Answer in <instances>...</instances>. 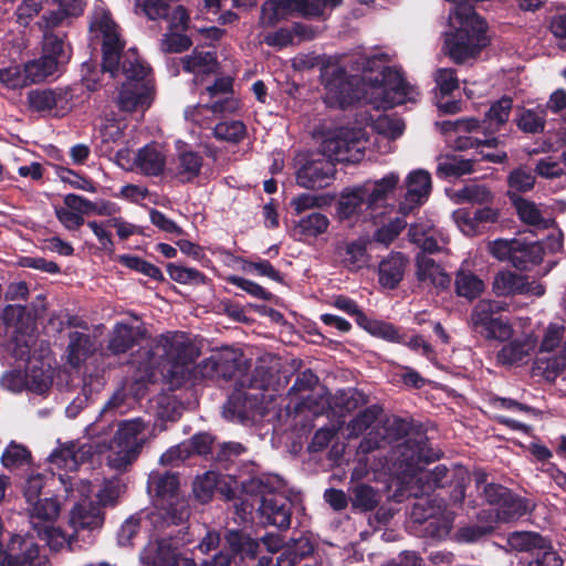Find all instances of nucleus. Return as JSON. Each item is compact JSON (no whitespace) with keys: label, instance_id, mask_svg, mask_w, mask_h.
<instances>
[{"label":"nucleus","instance_id":"1","mask_svg":"<svg viewBox=\"0 0 566 566\" xmlns=\"http://www.w3.org/2000/svg\"><path fill=\"white\" fill-rule=\"evenodd\" d=\"M388 54H359L342 64L328 60L322 67L324 101L344 108L363 97L377 109L416 102L418 90L405 81L399 70L387 65Z\"/></svg>","mask_w":566,"mask_h":566},{"label":"nucleus","instance_id":"2","mask_svg":"<svg viewBox=\"0 0 566 566\" xmlns=\"http://www.w3.org/2000/svg\"><path fill=\"white\" fill-rule=\"evenodd\" d=\"M90 30L95 38L102 39L103 70L113 77L117 76L119 71L125 76L117 97L119 109L144 113L153 101L151 86L147 80L148 67L134 50L120 57L123 42L118 27L103 6L95 7Z\"/></svg>","mask_w":566,"mask_h":566},{"label":"nucleus","instance_id":"3","mask_svg":"<svg viewBox=\"0 0 566 566\" xmlns=\"http://www.w3.org/2000/svg\"><path fill=\"white\" fill-rule=\"evenodd\" d=\"M199 349L181 332H168L155 338L149 348H143L134 359L137 381L151 380L159 373L171 387L180 386L191 374Z\"/></svg>","mask_w":566,"mask_h":566},{"label":"nucleus","instance_id":"4","mask_svg":"<svg viewBox=\"0 0 566 566\" xmlns=\"http://www.w3.org/2000/svg\"><path fill=\"white\" fill-rule=\"evenodd\" d=\"M109 421L97 419L85 429L86 436L91 442L78 444L69 442L60 446L51 453V462L59 468L66 470H76L80 464L88 460L94 452L103 453L107 451L106 463L116 471H125L139 455L135 450L126 448L124 443L116 441L115 438L106 444L99 439L111 432Z\"/></svg>","mask_w":566,"mask_h":566},{"label":"nucleus","instance_id":"5","mask_svg":"<svg viewBox=\"0 0 566 566\" xmlns=\"http://www.w3.org/2000/svg\"><path fill=\"white\" fill-rule=\"evenodd\" d=\"M179 481L176 474L151 472L148 489L155 492V510L149 523L155 527L179 525L189 517L187 501L178 494Z\"/></svg>","mask_w":566,"mask_h":566},{"label":"nucleus","instance_id":"6","mask_svg":"<svg viewBox=\"0 0 566 566\" xmlns=\"http://www.w3.org/2000/svg\"><path fill=\"white\" fill-rule=\"evenodd\" d=\"M397 453L396 472L401 485L418 496L419 492H426L428 489L440 486L447 476L448 469L444 465H437L432 471L427 472L421 468V462L427 459L423 453V447L419 443L408 440L403 446H399Z\"/></svg>","mask_w":566,"mask_h":566},{"label":"nucleus","instance_id":"7","mask_svg":"<svg viewBox=\"0 0 566 566\" xmlns=\"http://www.w3.org/2000/svg\"><path fill=\"white\" fill-rule=\"evenodd\" d=\"M59 480L70 496L78 499L69 513V525L74 535L77 537L82 533L98 532L104 525L105 516L98 505L87 501L93 492L91 483L86 480L74 481L72 476L61 473Z\"/></svg>","mask_w":566,"mask_h":566},{"label":"nucleus","instance_id":"8","mask_svg":"<svg viewBox=\"0 0 566 566\" xmlns=\"http://www.w3.org/2000/svg\"><path fill=\"white\" fill-rule=\"evenodd\" d=\"M206 95L211 99L209 104H198L185 111V117L200 127H208L212 116L234 113L239 109V99L232 95V80L228 76L219 77L212 85L207 86Z\"/></svg>","mask_w":566,"mask_h":566},{"label":"nucleus","instance_id":"9","mask_svg":"<svg viewBox=\"0 0 566 566\" xmlns=\"http://www.w3.org/2000/svg\"><path fill=\"white\" fill-rule=\"evenodd\" d=\"M367 143L363 129L337 127L324 133L321 150L329 161L358 163L364 157Z\"/></svg>","mask_w":566,"mask_h":566},{"label":"nucleus","instance_id":"10","mask_svg":"<svg viewBox=\"0 0 566 566\" xmlns=\"http://www.w3.org/2000/svg\"><path fill=\"white\" fill-rule=\"evenodd\" d=\"M258 486L261 496L259 511L262 518L270 525L279 528H287L291 523L290 501L279 492L282 488L281 480L266 478L264 483L261 480H252L251 488Z\"/></svg>","mask_w":566,"mask_h":566},{"label":"nucleus","instance_id":"11","mask_svg":"<svg viewBox=\"0 0 566 566\" xmlns=\"http://www.w3.org/2000/svg\"><path fill=\"white\" fill-rule=\"evenodd\" d=\"M506 310L502 302L482 300L476 303L471 314L472 328L488 339L507 340L513 335L511 324L495 314Z\"/></svg>","mask_w":566,"mask_h":566},{"label":"nucleus","instance_id":"12","mask_svg":"<svg viewBox=\"0 0 566 566\" xmlns=\"http://www.w3.org/2000/svg\"><path fill=\"white\" fill-rule=\"evenodd\" d=\"M489 252L500 261H510L514 266L527 269L542 261V247L527 243L524 239H497L489 242Z\"/></svg>","mask_w":566,"mask_h":566},{"label":"nucleus","instance_id":"13","mask_svg":"<svg viewBox=\"0 0 566 566\" xmlns=\"http://www.w3.org/2000/svg\"><path fill=\"white\" fill-rule=\"evenodd\" d=\"M180 543L171 537L149 542L140 554L144 566H197L190 557L182 556Z\"/></svg>","mask_w":566,"mask_h":566},{"label":"nucleus","instance_id":"14","mask_svg":"<svg viewBox=\"0 0 566 566\" xmlns=\"http://www.w3.org/2000/svg\"><path fill=\"white\" fill-rule=\"evenodd\" d=\"M226 542L232 556L220 552L211 560L205 562L201 566H240L239 562L254 559L258 554L259 543L241 532H228Z\"/></svg>","mask_w":566,"mask_h":566},{"label":"nucleus","instance_id":"15","mask_svg":"<svg viewBox=\"0 0 566 566\" xmlns=\"http://www.w3.org/2000/svg\"><path fill=\"white\" fill-rule=\"evenodd\" d=\"M336 212L340 220L350 223L366 221L376 217L371 208L368 207V200L360 185L342 191Z\"/></svg>","mask_w":566,"mask_h":566},{"label":"nucleus","instance_id":"16","mask_svg":"<svg viewBox=\"0 0 566 566\" xmlns=\"http://www.w3.org/2000/svg\"><path fill=\"white\" fill-rule=\"evenodd\" d=\"M4 554L6 562L2 566H40L42 564L40 547L31 535H13Z\"/></svg>","mask_w":566,"mask_h":566},{"label":"nucleus","instance_id":"17","mask_svg":"<svg viewBox=\"0 0 566 566\" xmlns=\"http://www.w3.org/2000/svg\"><path fill=\"white\" fill-rule=\"evenodd\" d=\"M263 415L262 400L241 389L235 390L223 407V416L231 421L243 422Z\"/></svg>","mask_w":566,"mask_h":566},{"label":"nucleus","instance_id":"18","mask_svg":"<svg viewBox=\"0 0 566 566\" xmlns=\"http://www.w3.org/2000/svg\"><path fill=\"white\" fill-rule=\"evenodd\" d=\"M28 102L36 112L63 115L71 109V94L67 88L33 90L28 94Z\"/></svg>","mask_w":566,"mask_h":566},{"label":"nucleus","instance_id":"19","mask_svg":"<svg viewBox=\"0 0 566 566\" xmlns=\"http://www.w3.org/2000/svg\"><path fill=\"white\" fill-rule=\"evenodd\" d=\"M334 172V165L329 160H307L297 169L296 182L306 189H321L331 184Z\"/></svg>","mask_w":566,"mask_h":566},{"label":"nucleus","instance_id":"20","mask_svg":"<svg viewBox=\"0 0 566 566\" xmlns=\"http://www.w3.org/2000/svg\"><path fill=\"white\" fill-rule=\"evenodd\" d=\"M406 195L399 206V211L409 213L413 208L422 205L431 192V176L427 170L416 169L406 178Z\"/></svg>","mask_w":566,"mask_h":566},{"label":"nucleus","instance_id":"21","mask_svg":"<svg viewBox=\"0 0 566 566\" xmlns=\"http://www.w3.org/2000/svg\"><path fill=\"white\" fill-rule=\"evenodd\" d=\"M416 276L424 289L443 291L450 286L451 279L444 269L427 254L419 253L416 258Z\"/></svg>","mask_w":566,"mask_h":566},{"label":"nucleus","instance_id":"22","mask_svg":"<svg viewBox=\"0 0 566 566\" xmlns=\"http://www.w3.org/2000/svg\"><path fill=\"white\" fill-rule=\"evenodd\" d=\"M400 176L391 171L380 179L367 180L361 184V190L368 200V207L377 216V210L385 208L389 197L395 192Z\"/></svg>","mask_w":566,"mask_h":566},{"label":"nucleus","instance_id":"23","mask_svg":"<svg viewBox=\"0 0 566 566\" xmlns=\"http://www.w3.org/2000/svg\"><path fill=\"white\" fill-rule=\"evenodd\" d=\"M150 436L153 431L149 432L148 424L143 419L135 418L120 422L114 438L126 448L140 453Z\"/></svg>","mask_w":566,"mask_h":566},{"label":"nucleus","instance_id":"24","mask_svg":"<svg viewBox=\"0 0 566 566\" xmlns=\"http://www.w3.org/2000/svg\"><path fill=\"white\" fill-rule=\"evenodd\" d=\"M166 153L158 144H148L135 155L136 170L145 176H159L166 168Z\"/></svg>","mask_w":566,"mask_h":566},{"label":"nucleus","instance_id":"25","mask_svg":"<svg viewBox=\"0 0 566 566\" xmlns=\"http://www.w3.org/2000/svg\"><path fill=\"white\" fill-rule=\"evenodd\" d=\"M202 167V157L193 150L187 149L179 151L176 159L167 169V174L185 184L190 182L200 174Z\"/></svg>","mask_w":566,"mask_h":566},{"label":"nucleus","instance_id":"26","mask_svg":"<svg viewBox=\"0 0 566 566\" xmlns=\"http://www.w3.org/2000/svg\"><path fill=\"white\" fill-rule=\"evenodd\" d=\"M28 390L35 394H44L52 385L53 370L50 358L41 360L31 357L24 371Z\"/></svg>","mask_w":566,"mask_h":566},{"label":"nucleus","instance_id":"27","mask_svg":"<svg viewBox=\"0 0 566 566\" xmlns=\"http://www.w3.org/2000/svg\"><path fill=\"white\" fill-rule=\"evenodd\" d=\"M185 72L195 76V82H203L206 76L217 73L218 63L214 53L195 50L181 59Z\"/></svg>","mask_w":566,"mask_h":566},{"label":"nucleus","instance_id":"28","mask_svg":"<svg viewBox=\"0 0 566 566\" xmlns=\"http://www.w3.org/2000/svg\"><path fill=\"white\" fill-rule=\"evenodd\" d=\"M28 511L32 527L36 531L55 523L61 513V505L55 499L45 497L29 503Z\"/></svg>","mask_w":566,"mask_h":566},{"label":"nucleus","instance_id":"29","mask_svg":"<svg viewBox=\"0 0 566 566\" xmlns=\"http://www.w3.org/2000/svg\"><path fill=\"white\" fill-rule=\"evenodd\" d=\"M69 339L67 361L73 367L81 366L97 349L96 339L88 334L72 332Z\"/></svg>","mask_w":566,"mask_h":566},{"label":"nucleus","instance_id":"30","mask_svg":"<svg viewBox=\"0 0 566 566\" xmlns=\"http://www.w3.org/2000/svg\"><path fill=\"white\" fill-rule=\"evenodd\" d=\"M125 124L114 117L105 116L98 124L97 136L101 140V153L105 156H112L115 146L122 140Z\"/></svg>","mask_w":566,"mask_h":566},{"label":"nucleus","instance_id":"31","mask_svg":"<svg viewBox=\"0 0 566 566\" xmlns=\"http://www.w3.org/2000/svg\"><path fill=\"white\" fill-rule=\"evenodd\" d=\"M407 260L397 252L391 253L379 263L378 276L379 283L385 289H395L402 280Z\"/></svg>","mask_w":566,"mask_h":566},{"label":"nucleus","instance_id":"32","mask_svg":"<svg viewBox=\"0 0 566 566\" xmlns=\"http://www.w3.org/2000/svg\"><path fill=\"white\" fill-rule=\"evenodd\" d=\"M237 368V355L232 350H223L211 355L202 361L205 377L230 378Z\"/></svg>","mask_w":566,"mask_h":566},{"label":"nucleus","instance_id":"33","mask_svg":"<svg viewBox=\"0 0 566 566\" xmlns=\"http://www.w3.org/2000/svg\"><path fill=\"white\" fill-rule=\"evenodd\" d=\"M469 261L462 262L455 275V292L459 296L474 300L484 291V282L469 269Z\"/></svg>","mask_w":566,"mask_h":566},{"label":"nucleus","instance_id":"34","mask_svg":"<svg viewBox=\"0 0 566 566\" xmlns=\"http://www.w3.org/2000/svg\"><path fill=\"white\" fill-rule=\"evenodd\" d=\"M142 336L139 327H133L126 323H116L108 340V349L114 355L124 354L129 350Z\"/></svg>","mask_w":566,"mask_h":566},{"label":"nucleus","instance_id":"35","mask_svg":"<svg viewBox=\"0 0 566 566\" xmlns=\"http://www.w3.org/2000/svg\"><path fill=\"white\" fill-rule=\"evenodd\" d=\"M65 34H59L53 31L43 33L42 55L56 62L61 66L69 62L71 57V49L65 42Z\"/></svg>","mask_w":566,"mask_h":566},{"label":"nucleus","instance_id":"36","mask_svg":"<svg viewBox=\"0 0 566 566\" xmlns=\"http://www.w3.org/2000/svg\"><path fill=\"white\" fill-rule=\"evenodd\" d=\"M536 346V338L525 335L505 345L497 354V360L504 365H512L522 361Z\"/></svg>","mask_w":566,"mask_h":566},{"label":"nucleus","instance_id":"37","mask_svg":"<svg viewBox=\"0 0 566 566\" xmlns=\"http://www.w3.org/2000/svg\"><path fill=\"white\" fill-rule=\"evenodd\" d=\"M474 161L458 155H443L438 157L437 176L439 178H458L474 171Z\"/></svg>","mask_w":566,"mask_h":566},{"label":"nucleus","instance_id":"38","mask_svg":"<svg viewBox=\"0 0 566 566\" xmlns=\"http://www.w3.org/2000/svg\"><path fill=\"white\" fill-rule=\"evenodd\" d=\"M533 507L534 504L530 500L511 493L501 502L500 507H495V515L500 522H512L530 513Z\"/></svg>","mask_w":566,"mask_h":566},{"label":"nucleus","instance_id":"39","mask_svg":"<svg viewBox=\"0 0 566 566\" xmlns=\"http://www.w3.org/2000/svg\"><path fill=\"white\" fill-rule=\"evenodd\" d=\"M534 171L541 178L566 182V161L564 160V155H549L538 159Z\"/></svg>","mask_w":566,"mask_h":566},{"label":"nucleus","instance_id":"40","mask_svg":"<svg viewBox=\"0 0 566 566\" xmlns=\"http://www.w3.org/2000/svg\"><path fill=\"white\" fill-rule=\"evenodd\" d=\"M358 325L375 337H379L390 343L402 342V336L394 325L378 319H370L365 314L358 315Z\"/></svg>","mask_w":566,"mask_h":566},{"label":"nucleus","instance_id":"41","mask_svg":"<svg viewBox=\"0 0 566 566\" xmlns=\"http://www.w3.org/2000/svg\"><path fill=\"white\" fill-rule=\"evenodd\" d=\"M548 541L534 532H513L507 536V546L516 552H533L545 548Z\"/></svg>","mask_w":566,"mask_h":566},{"label":"nucleus","instance_id":"42","mask_svg":"<svg viewBox=\"0 0 566 566\" xmlns=\"http://www.w3.org/2000/svg\"><path fill=\"white\" fill-rule=\"evenodd\" d=\"M343 0H290L292 11L306 18H317L339 6Z\"/></svg>","mask_w":566,"mask_h":566},{"label":"nucleus","instance_id":"43","mask_svg":"<svg viewBox=\"0 0 566 566\" xmlns=\"http://www.w3.org/2000/svg\"><path fill=\"white\" fill-rule=\"evenodd\" d=\"M38 536L45 542V544L55 552L65 547L71 548L72 542L76 537L73 534H66L61 527L55 526V523L45 525L36 530Z\"/></svg>","mask_w":566,"mask_h":566},{"label":"nucleus","instance_id":"44","mask_svg":"<svg viewBox=\"0 0 566 566\" xmlns=\"http://www.w3.org/2000/svg\"><path fill=\"white\" fill-rule=\"evenodd\" d=\"M512 201L523 222L541 228H547L549 226L551 219L545 218L542 210L534 202L521 197H516Z\"/></svg>","mask_w":566,"mask_h":566},{"label":"nucleus","instance_id":"45","mask_svg":"<svg viewBox=\"0 0 566 566\" xmlns=\"http://www.w3.org/2000/svg\"><path fill=\"white\" fill-rule=\"evenodd\" d=\"M515 122L517 127L525 133H541L545 127L546 109L543 107L523 109L517 115Z\"/></svg>","mask_w":566,"mask_h":566},{"label":"nucleus","instance_id":"46","mask_svg":"<svg viewBox=\"0 0 566 566\" xmlns=\"http://www.w3.org/2000/svg\"><path fill=\"white\" fill-rule=\"evenodd\" d=\"M475 484L479 491L482 489V494L484 495L488 503L495 505L496 507L501 506V502L506 500V496L511 494V492L499 484L495 483H486V474L482 471H476L474 473Z\"/></svg>","mask_w":566,"mask_h":566},{"label":"nucleus","instance_id":"47","mask_svg":"<svg viewBox=\"0 0 566 566\" xmlns=\"http://www.w3.org/2000/svg\"><path fill=\"white\" fill-rule=\"evenodd\" d=\"M509 190L507 195L514 200L518 192H526L533 189L535 185V176L531 170L518 167L514 169L507 177Z\"/></svg>","mask_w":566,"mask_h":566},{"label":"nucleus","instance_id":"48","mask_svg":"<svg viewBox=\"0 0 566 566\" xmlns=\"http://www.w3.org/2000/svg\"><path fill=\"white\" fill-rule=\"evenodd\" d=\"M24 66L30 84L46 80L49 76L54 75L60 69V66L56 65V62H53V60L46 59L43 55L36 60L28 62Z\"/></svg>","mask_w":566,"mask_h":566},{"label":"nucleus","instance_id":"49","mask_svg":"<svg viewBox=\"0 0 566 566\" xmlns=\"http://www.w3.org/2000/svg\"><path fill=\"white\" fill-rule=\"evenodd\" d=\"M451 198L455 202L489 203L493 200V193L483 185L471 184L454 191Z\"/></svg>","mask_w":566,"mask_h":566},{"label":"nucleus","instance_id":"50","mask_svg":"<svg viewBox=\"0 0 566 566\" xmlns=\"http://www.w3.org/2000/svg\"><path fill=\"white\" fill-rule=\"evenodd\" d=\"M410 240L418 244L422 249V253L426 252L433 253L440 251L442 247L447 243L444 239H436L433 233H430L428 229L421 227L420 224H413L409 229Z\"/></svg>","mask_w":566,"mask_h":566},{"label":"nucleus","instance_id":"51","mask_svg":"<svg viewBox=\"0 0 566 566\" xmlns=\"http://www.w3.org/2000/svg\"><path fill=\"white\" fill-rule=\"evenodd\" d=\"M328 227V218L321 212H313L302 218L296 226L300 233L306 238H316L325 233Z\"/></svg>","mask_w":566,"mask_h":566},{"label":"nucleus","instance_id":"52","mask_svg":"<svg viewBox=\"0 0 566 566\" xmlns=\"http://www.w3.org/2000/svg\"><path fill=\"white\" fill-rule=\"evenodd\" d=\"M522 279V275L510 271H501L494 276L492 284L493 292L499 296L518 294Z\"/></svg>","mask_w":566,"mask_h":566},{"label":"nucleus","instance_id":"53","mask_svg":"<svg viewBox=\"0 0 566 566\" xmlns=\"http://www.w3.org/2000/svg\"><path fill=\"white\" fill-rule=\"evenodd\" d=\"M192 45L191 39L182 31L167 30L160 39V51L164 53H181Z\"/></svg>","mask_w":566,"mask_h":566},{"label":"nucleus","instance_id":"54","mask_svg":"<svg viewBox=\"0 0 566 566\" xmlns=\"http://www.w3.org/2000/svg\"><path fill=\"white\" fill-rule=\"evenodd\" d=\"M287 11H292V2L290 0H269L261 11V21L264 25H273L282 20Z\"/></svg>","mask_w":566,"mask_h":566},{"label":"nucleus","instance_id":"55","mask_svg":"<svg viewBox=\"0 0 566 566\" xmlns=\"http://www.w3.org/2000/svg\"><path fill=\"white\" fill-rule=\"evenodd\" d=\"M420 509H422V503L419 502L415 505L413 511H412V516H415V518L417 521L420 522L423 520V521L428 522L430 526H433L434 520H438L440 522V524L437 530V535L442 536L449 532V530L451 527L452 520H453V516L450 512L443 511V512H441V517H438L434 506L432 504H430L429 509H428V513L420 516L418 514V511Z\"/></svg>","mask_w":566,"mask_h":566},{"label":"nucleus","instance_id":"56","mask_svg":"<svg viewBox=\"0 0 566 566\" xmlns=\"http://www.w3.org/2000/svg\"><path fill=\"white\" fill-rule=\"evenodd\" d=\"M125 484L119 480L105 481L96 494L98 506H115L120 496L125 493Z\"/></svg>","mask_w":566,"mask_h":566},{"label":"nucleus","instance_id":"57","mask_svg":"<svg viewBox=\"0 0 566 566\" xmlns=\"http://www.w3.org/2000/svg\"><path fill=\"white\" fill-rule=\"evenodd\" d=\"M169 277L180 284L199 285L206 282V276L196 269L185 268L169 263L167 265Z\"/></svg>","mask_w":566,"mask_h":566},{"label":"nucleus","instance_id":"58","mask_svg":"<svg viewBox=\"0 0 566 566\" xmlns=\"http://www.w3.org/2000/svg\"><path fill=\"white\" fill-rule=\"evenodd\" d=\"M379 502V496L377 492L368 485L360 484L354 488L352 504L354 509L360 511H370Z\"/></svg>","mask_w":566,"mask_h":566},{"label":"nucleus","instance_id":"59","mask_svg":"<svg viewBox=\"0 0 566 566\" xmlns=\"http://www.w3.org/2000/svg\"><path fill=\"white\" fill-rule=\"evenodd\" d=\"M380 412L381 409L378 406H371L361 411L347 424L348 436L357 437L363 433L377 420Z\"/></svg>","mask_w":566,"mask_h":566},{"label":"nucleus","instance_id":"60","mask_svg":"<svg viewBox=\"0 0 566 566\" xmlns=\"http://www.w3.org/2000/svg\"><path fill=\"white\" fill-rule=\"evenodd\" d=\"M0 82L10 90L22 88L30 84L24 65H10L1 69Z\"/></svg>","mask_w":566,"mask_h":566},{"label":"nucleus","instance_id":"61","mask_svg":"<svg viewBox=\"0 0 566 566\" xmlns=\"http://www.w3.org/2000/svg\"><path fill=\"white\" fill-rule=\"evenodd\" d=\"M374 129L380 137L394 140L402 135L405 124L399 118L379 116L374 123Z\"/></svg>","mask_w":566,"mask_h":566},{"label":"nucleus","instance_id":"62","mask_svg":"<svg viewBox=\"0 0 566 566\" xmlns=\"http://www.w3.org/2000/svg\"><path fill=\"white\" fill-rule=\"evenodd\" d=\"M219 474L209 471L198 476L193 483V493L201 502H207L211 499L214 489L218 485Z\"/></svg>","mask_w":566,"mask_h":566},{"label":"nucleus","instance_id":"63","mask_svg":"<svg viewBox=\"0 0 566 566\" xmlns=\"http://www.w3.org/2000/svg\"><path fill=\"white\" fill-rule=\"evenodd\" d=\"M343 262L352 270H358L367 263L366 244L363 241L350 242L345 248Z\"/></svg>","mask_w":566,"mask_h":566},{"label":"nucleus","instance_id":"64","mask_svg":"<svg viewBox=\"0 0 566 566\" xmlns=\"http://www.w3.org/2000/svg\"><path fill=\"white\" fill-rule=\"evenodd\" d=\"M245 134V126L240 120L222 122L214 126L213 135L221 140L239 142Z\"/></svg>","mask_w":566,"mask_h":566}]
</instances>
